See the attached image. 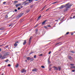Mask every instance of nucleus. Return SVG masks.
I'll return each mask as SVG.
<instances>
[{
	"label": "nucleus",
	"instance_id": "obj_63",
	"mask_svg": "<svg viewBox=\"0 0 75 75\" xmlns=\"http://www.w3.org/2000/svg\"><path fill=\"white\" fill-rule=\"evenodd\" d=\"M33 52H31V53H30V54H32V53H33Z\"/></svg>",
	"mask_w": 75,
	"mask_h": 75
},
{
	"label": "nucleus",
	"instance_id": "obj_1",
	"mask_svg": "<svg viewBox=\"0 0 75 75\" xmlns=\"http://www.w3.org/2000/svg\"><path fill=\"white\" fill-rule=\"evenodd\" d=\"M66 9H64V11H67L69 8H70L72 6V5L69 4V3H68L65 5Z\"/></svg>",
	"mask_w": 75,
	"mask_h": 75
},
{
	"label": "nucleus",
	"instance_id": "obj_30",
	"mask_svg": "<svg viewBox=\"0 0 75 75\" xmlns=\"http://www.w3.org/2000/svg\"><path fill=\"white\" fill-rule=\"evenodd\" d=\"M41 67L42 68H45V67H44V66H42Z\"/></svg>",
	"mask_w": 75,
	"mask_h": 75
},
{
	"label": "nucleus",
	"instance_id": "obj_6",
	"mask_svg": "<svg viewBox=\"0 0 75 75\" xmlns=\"http://www.w3.org/2000/svg\"><path fill=\"white\" fill-rule=\"evenodd\" d=\"M32 37H31L29 38V44H30L31 43V39L32 38Z\"/></svg>",
	"mask_w": 75,
	"mask_h": 75
},
{
	"label": "nucleus",
	"instance_id": "obj_44",
	"mask_svg": "<svg viewBox=\"0 0 75 75\" xmlns=\"http://www.w3.org/2000/svg\"><path fill=\"white\" fill-rule=\"evenodd\" d=\"M44 8H44L43 7V8H42V9L41 10V11H42V10H43L44 9Z\"/></svg>",
	"mask_w": 75,
	"mask_h": 75
},
{
	"label": "nucleus",
	"instance_id": "obj_60",
	"mask_svg": "<svg viewBox=\"0 0 75 75\" xmlns=\"http://www.w3.org/2000/svg\"><path fill=\"white\" fill-rule=\"evenodd\" d=\"M51 69H52V68H50L49 69V70H51Z\"/></svg>",
	"mask_w": 75,
	"mask_h": 75
},
{
	"label": "nucleus",
	"instance_id": "obj_12",
	"mask_svg": "<svg viewBox=\"0 0 75 75\" xmlns=\"http://www.w3.org/2000/svg\"><path fill=\"white\" fill-rule=\"evenodd\" d=\"M54 68V70H58V67H53Z\"/></svg>",
	"mask_w": 75,
	"mask_h": 75
},
{
	"label": "nucleus",
	"instance_id": "obj_11",
	"mask_svg": "<svg viewBox=\"0 0 75 75\" xmlns=\"http://www.w3.org/2000/svg\"><path fill=\"white\" fill-rule=\"evenodd\" d=\"M23 14H24V13H20L19 15V16L20 17H21L22 16H23Z\"/></svg>",
	"mask_w": 75,
	"mask_h": 75
},
{
	"label": "nucleus",
	"instance_id": "obj_35",
	"mask_svg": "<svg viewBox=\"0 0 75 75\" xmlns=\"http://www.w3.org/2000/svg\"><path fill=\"white\" fill-rule=\"evenodd\" d=\"M44 28H47V26H44Z\"/></svg>",
	"mask_w": 75,
	"mask_h": 75
},
{
	"label": "nucleus",
	"instance_id": "obj_18",
	"mask_svg": "<svg viewBox=\"0 0 75 75\" xmlns=\"http://www.w3.org/2000/svg\"><path fill=\"white\" fill-rule=\"evenodd\" d=\"M18 66H19L18 64H17L15 66V67L16 68H18Z\"/></svg>",
	"mask_w": 75,
	"mask_h": 75
},
{
	"label": "nucleus",
	"instance_id": "obj_43",
	"mask_svg": "<svg viewBox=\"0 0 75 75\" xmlns=\"http://www.w3.org/2000/svg\"><path fill=\"white\" fill-rule=\"evenodd\" d=\"M8 45H7L5 47V48H8Z\"/></svg>",
	"mask_w": 75,
	"mask_h": 75
},
{
	"label": "nucleus",
	"instance_id": "obj_38",
	"mask_svg": "<svg viewBox=\"0 0 75 75\" xmlns=\"http://www.w3.org/2000/svg\"><path fill=\"white\" fill-rule=\"evenodd\" d=\"M57 3V1H56V2H54V3H52V4H55V3Z\"/></svg>",
	"mask_w": 75,
	"mask_h": 75
},
{
	"label": "nucleus",
	"instance_id": "obj_34",
	"mask_svg": "<svg viewBox=\"0 0 75 75\" xmlns=\"http://www.w3.org/2000/svg\"><path fill=\"white\" fill-rule=\"evenodd\" d=\"M64 17H63L61 19V21H62L63 20H64Z\"/></svg>",
	"mask_w": 75,
	"mask_h": 75
},
{
	"label": "nucleus",
	"instance_id": "obj_19",
	"mask_svg": "<svg viewBox=\"0 0 75 75\" xmlns=\"http://www.w3.org/2000/svg\"><path fill=\"white\" fill-rule=\"evenodd\" d=\"M61 42H57L56 43V45H58V44H61Z\"/></svg>",
	"mask_w": 75,
	"mask_h": 75
},
{
	"label": "nucleus",
	"instance_id": "obj_16",
	"mask_svg": "<svg viewBox=\"0 0 75 75\" xmlns=\"http://www.w3.org/2000/svg\"><path fill=\"white\" fill-rule=\"evenodd\" d=\"M29 3H30L29 2H27L24 4V6H26V5H28V4Z\"/></svg>",
	"mask_w": 75,
	"mask_h": 75
},
{
	"label": "nucleus",
	"instance_id": "obj_41",
	"mask_svg": "<svg viewBox=\"0 0 75 75\" xmlns=\"http://www.w3.org/2000/svg\"><path fill=\"white\" fill-rule=\"evenodd\" d=\"M20 9H21V8L20 7H18V10H20Z\"/></svg>",
	"mask_w": 75,
	"mask_h": 75
},
{
	"label": "nucleus",
	"instance_id": "obj_57",
	"mask_svg": "<svg viewBox=\"0 0 75 75\" xmlns=\"http://www.w3.org/2000/svg\"><path fill=\"white\" fill-rule=\"evenodd\" d=\"M72 71L73 72H74L75 71V70H72Z\"/></svg>",
	"mask_w": 75,
	"mask_h": 75
},
{
	"label": "nucleus",
	"instance_id": "obj_5",
	"mask_svg": "<svg viewBox=\"0 0 75 75\" xmlns=\"http://www.w3.org/2000/svg\"><path fill=\"white\" fill-rule=\"evenodd\" d=\"M48 20H45L44 21H43L42 23V25H44L45 24V22L47 21Z\"/></svg>",
	"mask_w": 75,
	"mask_h": 75
},
{
	"label": "nucleus",
	"instance_id": "obj_17",
	"mask_svg": "<svg viewBox=\"0 0 75 75\" xmlns=\"http://www.w3.org/2000/svg\"><path fill=\"white\" fill-rule=\"evenodd\" d=\"M38 30L37 29H36V32H35V33L36 34H37L38 33Z\"/></svg>",
	"mask_w": 75,
	"mask_h": 75
},
{
	"label": "nucleus",
	"instance_id": "obj_29",
	"mask_svg": "<svg viewBox=\"0 0 75 75\" xmlns=\"http://www.w3.org/2000/svg\"><path fill=\"white\" fill-rule=\"evenodd\" d=\"M20 16H19V15H18V16H17L16 17V18H20Z\"/></svg>",
	"mask_w": 75,
	"mask_h": 75
},
{
	"label": "nucleus",
	"instance_id": "obj_9",
	"mask_svg": "<svg viewBox=\"0 0 75 75\" xmlns=\"http://www.w3.org/2000/svg\"><path fill=\"white\" fill-rule=\"evenodd\" d=\"M9 55V52H8L4 54L5 56H7V55Z\"/></svg>",
	"mask_w": 75,
	"mask_h": 75
},
{
	"label": "nucleus",
	"instance_id": "obj_13",
	"mask_svg": "<svg viewBox=\"0 0 75 75\" xmlns=\"http://www.w3.org/2000/svg\"><path fill=\"white\" fill-rule=\"evenodd\" d=\"M16 3H18V1H14V2L13 3V4H16Z\"/></svg>",
	"mask_w": 75,
	"mask_h": 75
},
{
	"label": "nucleus",
	"instance_id": "obj_58",
	"mask_svg": "<svg viewBox=\"0 0 75 75\" xmlns=\"http://www.w3.org/2000/svg\"><path fill=\"white\" fill-rule=\"evenodd\" d=\"M28 1V0H27L26 1H25V2L26 3V2H27V1Z\"/></svg>",
	"mask_w": 75,
	"mask_h": 75
},
{
	"label": "nucleus",
	"instance_id": "obj_7",
	"mask_svg": "<svg viewBox=\"0 0 75 75\" xmlns=\"http://www.w3.org/2000/svg\"><path fill=\"white\" fill-rule=\"evenodd\" d=\"M21 4H17L15 6L16 7H18V6H21Z\"/></svg>",
	"mask_w": 75,
	"mask_h": 75
},
{
	"label": "nucleus",
	"instance_id": "obj_31",
	"mask_svg": "<svg viewBox=\"0 0 75 75\" xmlns=\"http://www.w3.org/2000/svg\"><path fill=\"white\" fill-rule=\"evenodd\" d=\"M60 70H61V67H59V71H60Z\"/></svg>",
	"mask_w": 75,
	"mask_h": 75
},
{
	"label": "nucleus",
	"instance_id": "obj_42",
	"mask_svg": "<svg viewBox=\"0 0 75 75\" xmlns=\"http://www.w3.org/2000/svg\"><path fill=\"white\" fill-rule=\"evenodd\" d=\"M4 30V28H1L0 29V30Z\"/></svg>",
	"mask_w": 75,
	"mask_h": 75
},
{
	"label": "nucleus",
	"instance_id": "obj_21",
	"mask_svg": "<svg viewBox=\"0 0 75 75\" xmlns=\"http://www.w3.org/2000/svg\"><path fill=\"white\" fill-rule=\"evenodd\" d=\"M34 59L33 58H30V62H31V61H34Z\"/></svg>",
	"mask_w": 75,
	"mask_h": 75
},
{
	"label": "nucleus",
	"instance_id": "obj_27",
	"mask_svg": "<svg viewBox=\"0 0 75 75\" xmlns=\"http://www.w3.org/2000/svg\"><path fill=\"white\" fill-rule=\"evenodd\" d=\"M38 26V24H37L34 28L35 27V28H36V27H37Z\"/></svg>",
	"mask_w": 75,
	"mask_h": 75
},
{
	"label": "nucleus",
	"instance_id": "obj_25",
	"mask_svg": "<svg viewBox=\"0 0 75 75\" xmlns=\"http://www.w3.org/2000/svg\"><path fill=\"white\" fill-rule=\"evenodd\" d=\"M30 10H27L26 11V13H29V12H30Z\"/></svg>",
	"mask_w": 75,
	"mask_h": 75
},
{
	"label": "nucleus",
	"instance_id": "obj_4",
	"mask_svg": "<svg viewBox=\"0 0 75 75\" xmlns=\"http://www.w3.org/2000/svg\"><path fill=\"white\" fill-rule=\"evenodd\" d=\"M64 7H66L65 5H62L59 8H63Z\"/></svg>",
	"mask_w": 75,
	"mask_h": 75
},
{
	"label": "nucleus",
	"instance_id": "obj_33",
	"mask_svg": "<svg viewBox=\"0 0 75 75\" xmlns=\"http://www.w3.org/2000/svg\"><path fill=\"white\" fill-rule=\"evenodd\" d=\"M5 18H7H7H8V16L6 15Z\"/></svg>",
	"mask_w": 75,
	"mask_h": 75
},
{
	"label": "nucleus",
	"instance_id": "obj_32",
	"mask_svg": "<svg viewBox=\"0 0 75 75\" xmlns=\"http://www.w3.org/2000/svg\"><path fill=\"white\" fill-rule=\"evenodd\" d=\"M47 27H49V28H51V26L50 25H48L47 26Z\"/></svg>",
	"mask_w": 75,
	"mask_h": 75
},
{
	"label": "nucleus",
	"instance_id": "obj_47",
	"mask_svg": "<svg viewBox=\"0 0 75 75\" xmlns=\"http://www.w3.org/2000/svg\"><path fill=\"white\" fill-rule=\"evenodd\" d=\"M15 12H17V9H15Z\"/></svg>",
	"mask_w": 75,
	"mask_h": 75
},
{
	"label": "nucleus",
	"instance_id": "obj_52",
	"mask_svg": "<svg viewBox=\"0 0 75 75\" xmlns=\"http://www.w3.org/2000/svg\"><path fill=\"white\" fill-rule=\"evenodd\" d=\"M71 35H74V33H72L71 34Z\"/></svg>",
	"mask_w": 75,
	"mask_h": 75
},
{
	"label": "nucleus",
	"instance_id": "obj_10",
	"mask_svg": "<svg viewBox=\"0 0 75 75\" xmlns=\"http://www.w3.org/2000/svg\"><path fill=\"white\" fill-rule=\"evenodd\" d=\"M50 58L49 57L48 59V64H50V63H51V62H50Z\"/></svg>",
	"mask_w": 75,
	"mask_h": 75
},
{
	"label": "nucleus",
	"instance_id": "obj_53",
	"mask_svg": "<svg viewBox=\"0 0 75 75\" xmlns=\"http://www.w3.org/2000/svg\"><path fill=\"white\" fill-rule=\"evenodd\" d=\"M25 1H24V2H23V4H24V3H25Z\"/></svg>",
	"mask_w": 75,
	"mask_h": 75
},
{
	"label": "nucleus",
	"instance_id": "obj_51",
	"mask_svg": "<svg viewBox=\"0 0 75 75\" xmlns=\"http://www.w3.org/2000/svg\"><path fill=\"white\" fill-rule=\"evenodd\" d=\"M46 6H47L45 5V6L43 7V8H45L46 7Z\"/></svg>",
	"mask_w": 75,
	"mask_h": 75
},
{
	"label": "nucleus",
	"instance_id": "obj_36",
	"mask_svg": "<svg viewBox=\"0 0 75 75\" xmlns=\"http://www.w3.org/2000/svg\"><path fill=\"white\" fill-rule=\"evenodd\" d=\"M8 67H11V64H9L8 65Z\"/></svg>",
	"mask_w": 75,
	"mask_h": 75
},
{
	"label": "nucleus",
	"instance_id": "obj_49",
	"mask_svg": "<svg viewBox=\"0 0 75 75\" xmlns=\"http://www.w3.org/2000/svg\"><path fill=\"white\" fill-rule=\"evenodd\" d=\"M70 65H71V66H72L73 65H74V64H70Z\"/></svg>",
	"mask_w": 75,
	"mask_h": 75
},
{
	"label": "nucleus",
	"instance_id": "obj_40",
	"mask_svg": "<svg viewBox=\"0 0 75 75\" xmlns=\"http://www.w3.org/2000/svg\"><path fill=\"white\" fill-rule=\"evenodd\" d=\"M2 48H0V52H1V50H2Z\"/></svg>",
	"mask_w": 75,
	"mask_h": 75
},
{
	"label": "nucleus",
	"instance_id": "obj_62",
	"mask_svg": "<svg viewBox=\"0 0 75 75\" xmlns=\"http://www.w3.org/2000/svg\"><path fill=\"white\" fill-rule=\"evenodd\" d=\"M56 21H58V20H55Z\"/></svg>",
	"mask_w": 75,
	"mask_h": 75
},
{
	"label": "nucleus",
	"instance_id": "obj_59",
	"mask_svg": "<svg viewBox=\"0 0 75 75\" xmlns=\"http://www.w3.org/2000/svg\"><path fill=\"white\" fill-rule=\"evenodd\" d=\"M1 75H4V73H2Z\"/></svg>",
	"mask_w": 75,
	"mask_h": 75
},
{
	"label": "nucleus",
	"instance_id": "obj_48",
	"mask_svg": "<svg viewBox=\"0 0 75 75\" xmlns=\"http://www.w3.org/2000/svg\"><path fill=\"white\" fill-rule=\"evenodd\" d=\"M39 56H42V54H41L39 55Z\"/></svg>",
	"mask_w": 75,
	"mask_h": 75
},
{
	"label": "nucleus",
	"instance_id": "obj_26",
	"mask_svg": "<svg viewBox=\"0 0 75 75\" xmlns=\"http://www.w3.org/2000/svg\"><path fill=\"white\" fill-rule=\"evenodd\" d=\"M12 25H13V24L11 23L9 25V27H11V26H12Z\"/></svg>",
	"mask_w": 75,
	"mask_h": 75
},
{
	"label": "nucleus",
	"instance_id": "obj_20",
	"mask_svg": "<svg viewBox=\"0 0 75 75\" xmlns=\"http://www.w3.org/2000/svg\"><path fill=\"white\" fill-rule=\"evenodd\" d=\"M26 40H24V42L23 43V45H25V44H26Z\"/></svg>",
	"mask_w": 75,
	"mask_h": 75
},
{
	"label": "nucleus",
	"instance_id": "obj_55",
	"mask_svg": "<svg viewBox=\"0 0 75 75\" xmlns=\"http://www.w3.org/2000/svg\"><path fill=\"white\" fill-rule=\"evenodd\" d=\"M73 18H75V16H73Z\"/></svg>",
	"mask_w": 75,
	"mask_h": 75
},
{
	"label": "nucleus",
	"instance_id": "obj_24",
	"mask_svg": "<svg viewBox=\"0 0 75 75\" xmlns=\"http://www.w3.org/2000/svg\"><path fill=\"white\" fill-rule=\"evenodd\" d=\"M14 47H17V44L16 43H15L14 45Z\"/></svg>",
	"mask_w": 75,
	"mask_h": 75
},
{
	"label": "nucleus",
	"instance_id": "obj_3",
	"mask_svg": "<svg viewBox=\"0 0 75 75\" xmlns=\"http://www.w3.org/2000/svg\"><path fill=\"white\" fill-rule=\"evenodd\" d=\"M26 71H27L25 69H22L21 72H22V73H24V72H26Z\"/></svg>",
	"mask_w": 75,
	"mask_h": 75
},
{
	"label": "nucleus",
	"instance_id": "obj_45",
	"mask_svg": "<svg viewBox=\"0 0 75 75\" xmlns=\"http://www.w3.org/2000/svg\"><path fill=\"white\" fill-rule=\"evenodd\" d=\"M6 2H4L3 3V4H6Z\"/></svg>",
	"mask_w": 75,
	"mask_h": 75
},
{
	"label": "nucleus",
	"instance_id": "obj_56",
	"mask_svg": "<svg viewBox=\"0 0 75 75\" xmlns=\"http://www.w3.org/2000/svg\"><path fill=\"white\" fill-rule=\"evenodd\" d=\"M33 8V6H30V8Z\"/></svg>",
	"mask_w": 75,
	"mask_h": 75
},
{
	"label": "nucleus",
	"instance_id": "obj_64",
	"mask_svg": "<svg viewBox=\"0 0 75 75\" xmlns=\"http://www.w3.org/2000/svg\"><path fill=\"white\" fill-rule=\"evenodd\" d=\"M16 44H17V43H18V42H16Z\"/></svg>",
	"mask_w": 75,
	"mask_h": 75
},
{
	"label": "nucleus",
	"instance_id": "obj_14",
	"mask_svg": "<svg viewBox=\"0 0 75 75\" xmlns=\"http://www.w3.org/2000/svg\"><path fill=\"white\" fill-rule=\"evenodd\" d=\"M68 58L70 60H72V59H73L72 57H71V56H69V57H68Z\"/></svg>",
	"mask_w": 75,
	"mask_h": 75
},
{
	"label": "nucleus",
	"instance_id": "obj_54",
	"mask_svg": "<svg viewBox=\"0 0 75 75\" xmlns=\"http://www.w3.org/2000/svg\"><path fill=\"white\" fill-rule=\"evenodd\" d=\"M51 66H52V64H50V65H49V67H51Z\"/></svg>",
	"mask_w": 75,
	"mask_h": 75
},
{
	"label": "nucleus",
	"instance_id": "obj_61",
	"mask_svg": "<svg viewBox=\"0 0 75 75\" xmlns=\"http://www.w3.org/2000/svg\"><path fill=\"white\" fill-rule=\"evenodd\" d=\"M3 45H0V47H1V46H3Z\"/></svg>",
	"mask_w": 75,
	"mask_h": 75
},
{
	"label": "nucleus",
	"instance_id": "obj_23",
	"mask_svg": "<svg viewBox=\"0 0 75 75\" xmlns=\"http://www.w3.org/2000/svg\"><path fill=\"white\" fill-rule=\"evenodd\" d=\"M33 0H28V1H29V3H31V2H32V1H33Z\"/></svg>",
	"mask_w": 75,
	"mask_h": 75
},
{
	"label": "nucleus",
	"instance_id": "obj_50",
	"mask_svg": "<svg viewBox=\"0 0 75 75\" xmlns=\"http://www.w3.org/2000/svg\"><path fill=\"white\" fill-rule=\"evenodd\" d=\"M51 52L50 51L49 53V54H51Z\"/></svg>",
	"mask_w": 75,
	"mask_h": 75
},
{
	"label": "nucleus",
	"instance_id": "obj_37",
	"mask_svg": "<svg viewBox=\"0 0 75 75\" xmlns=\"http://www.w3.org/2000/svg\"><path fill=\"white\" fill-rule=\"evenodd\" d=\"M34 58H36V57H37V56L36 55H35L34 57Z\"/></svg>",
	"mask_w": 75,
	"mask_h": 75
},
{
	"label": "nucleus",
	"instance_id": "obj_46",
	"mask_svg": "<svg viewBox=\"0 0 75 75\" xmlns=\"http://www.w3.org/2000/svg\"><path fill=\"white\" fill-rule=\"evenodd\" d=\"M69 32H67V33H66V34L67 35H68V34H69Z\"/></svg>",
	"mask_w": 75,
	"mask_h": 75
},
{
	"label": "nucleus",
	"instance_id": "obj_28",
	"mask_svg": "<svg viewBox=\"0 0 75 75\" xmlns=\"http://www.w3.org/2000/svg\"><path fill=\"white\" fill-rule=\"evenodd\" d=\"M6 62H7L8 61V59H7L5 61Z\"/></svg>",
	"mask_w": 75,
	"mask_h": 75
},
{
	"label": "nucleus",
	"instance_id": "obj_22",
	"mask_svg": "<svg viewBox=\"0 0 75 75\" xmlns=\"http://www.w3.org/2000/svg\"><path fill=\"white\" fill-rule=\"evenodd\" d=\"M26 58L27 59V60H30V57H26Z\"/></svg>",
	"mask_w": 75,
	"mask_h": 75
},
{
	"label": "nucleus",
	"instance_id": "obj_15",
	"mask_svg": "<svg viewBox=\"0 0 75 75\" xmlns=\"http://www.w3.org/2000/svg\"><path fill=\"white\" fill-rule=\"evenodd\" d=\"M41 16H39L38 18L37 19V21H38L39 20H40V18H41Z\"/></svg>",
	"mask_w": 75,
	"mask_h": 75
},
{
	"label": "nucleus",
	"instance_id": "obj_39",
	"mask_svg": "<svg viewBox=\"0 0 75 75\" xmlns=\"http://www.w3.org/2000/svg\"><path fill=\"white\" fill-rule=\"evenodd\" d=\"M50 8H48V9H47L46 11H48V10H50Z\"/></svg>",
	"mask_w": 75,
	"mask_h": 75
},
{
	"label": "nucleus",
	"instance_id": "obj_2",
	"mask_svg": "<svg viewBox=\"0 0 75 75\" xmlns=\"http://www.w3.org/2000/svg\"><path fill=\"white\" fill-rule=\"evenodd\" d=\"M0 58H1V59H3L5 58V57L4 56H2V54H0Z\"/></svg>",
	"mask_w": 75,
	"mask_h": 75
},
{
	"label": "nucleus",
	"instance_id": "obj_8",
	"mask_svg": "<svg viewBox=\"0 0 75 75\" xmlns=\"http://www.w3.org/2000/svg\"><path fill=\"white\" fill-rule=\"evenodd\" d=\"M32 71L33 72H35L37 71V69H32Z\"/></svg>",
	"mask_w": 75,
	"mask_h": 75
}]
</instances>
